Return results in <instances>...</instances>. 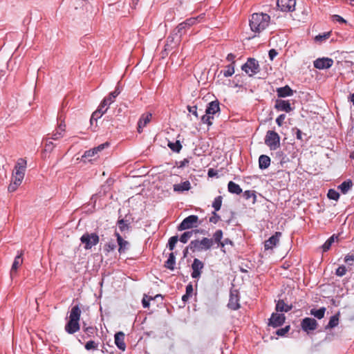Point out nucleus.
Returning a JSON list of instances; mask_svg holds the SVG:
<instances>
[{"label": "nucleus", "mask_w": 354, "mask_h": 354, "mask_svg": "<svg viewBox=\"0 0 354 354\" xmlns=\"http://www.w3.org/2000/svg\"><path fill=\"white\" fill-rule=\"evenodd\" d=\"M168 147L174 152H179L182 148L179 140H176L175 142H169Z\"/></svg>", "instance_id": "obj_39"}, {"label": "nucleus", "mask_w": 354, "mask_h": 354, "mask_svg": "<svg viewBox=\"0 0 354 354\" xmlns=\"http://www.w3.org/2000/svg\"><path fill=\"white\" fill-rule=\"evenodd\" d=\"M339 324V315H335L330 318L326 328H333L337 326Z\"/></svg>", "instance_id": "obj_35"}, {"label": "nucleus", "mask_w": 354, "mask_h": 354, "mask_svg": "<svg viewBox=\"0 0 354 354\" xmlns=\"http://www.w3.org/2000/svg\"><path fill=\"white\" fill-rule=\"evenodd\" d=\"M118 226L121 232L127 231L129 228L127 221L124 219H120L118 221Z\"/></svg>", "instance_id": "obj_42"}, {"label": "nucleus", "mask_w": 354, "mask_h": 354, "mask_svg": "<svg viewBox=\"0 0 354 354\" xmlns=\"http://www.w3.org/2000/svg\"><path fill=\"white\" fill-rule=\"evenodd\" d=\"M197 232H198V230H192V231H187V232H185L180 236V241L183 243H186L188 240L192 236L194 232L196 233Z\"/></svg>", "instance_id": "obj_36"}, {"label": "nucleus", "mask_w": 354, "mask_h": 354, "mask_svg": "<svg viewBox=\"0 0 354 354\" xmlns=\"http://www.w3.org/2000/svg\"><path fill=\"white\" fill-rule=\"evenodd\" d=\"M57 120L59 121V123L57 129H59L60 131L64 133L66 129V124L64 123V120H62V115L61 114L58 115Z\"/></svg>", "instance_id": "obj_52"}, {"label": "nucleus", "mask_w": 354, "mask_h": 354, "mask_svg": "<svg viewBox=\"0 0 354 354\" xmlns=\"http://www.w3.org/2000/svg\"><path fill=\"white\" fill-rule=\"evenodd\" d=\"M66 331L69 334H73L80 330L79 322L70 320L65 326Z\"/></svg>", "instance_id": "obj_19"}, {"label": "nucleus", "mask_w": 354, "mask_h": 354, "mask_svg": "<svg viewBox=\"0 0 354 354\" xmlns=\"http://www.w3.org/2000/svg\"><path fill=\"white\" fill-rule=\"evenodd\" d=\"M97 346H98V344L93 340H90V341L87 342L84 346L85 348L87 351L97 350Z\"/></svg>", "instance_id": "obj_50"}, {"label": "nucleus", "mask_w": 354, "mask_h": 354, "mask_svg": "<svg viewBox=\"0 0 354 354\" xmlns=\"http://www.w3.org/2000/svg\"><path fill=\"white\" fill-rule=\"evenodd\" d=\"M55 145H53L52 141H48L46 139V151H51L54 148Z\"/></svg>", "instance_id": "obj_63"}, {"label": "nucleus", "mask_w": 354, "mask_h": 354, "mask_svg": "<svg viewBox=\"0 0 354 354\" xmlns=\"http://www.w3.org/2000/svg\"><path fill=\"white\" fill-rule=\"evenodd\" d=\"M97 153L94 151V149L86 151L82 156V158H84V160H88V162L92 161V158L94 157L95 155H97Z\"/></svg>", "instance_id": "obj_34"}, {"label": "nucleus", "mask_w": 354, "mask_h": 354, "mask_svg": "<svg viewBox=\"0 0 354 354\" xmlns=\"http://www.w3.org/2000/svg\"><path fill=\"white\" fill-rule=\"evenodd\" d=\"M270 17L266 13H254L250 19V26L252 32H261L265 30L270 23Z\"/></svg>", "instance_id": "obj_1"}, {"label": "nucleus", "mask_w": 354, "mask_h": 354, "mask_svg": "<svg viewBox=\"0 0 354 354\" xmlns=\"http://www.w3.org/2000/svg\"><path fill=\"white\" fill-rule=\"evenodd\" d=\"M286 119V115L285 114H281L279 115L277 119H276V122L277 124L279 125V126H282L283 123V121L284 120Z\"/></svg>", "instance_id": "obj_59"}, {"label": "nucleus", "mask_w": 354, "mask_h": 354, "mask_svg": "<svg viewBox=\"0 0 354 354\" xmlns=\"http://www.w3.org/2000/svg\"><path fill=\"white\" fill-rule=\"evenodd\" d=\"M223 198L221 196L216 197L212 203V207L215 212L220 210L222 205Z\"/></svg>", "instance_id": "obj_38"}, {"label": "nucleus", "mask_w": 354, "mask_h": 354, "mask_svg": "<svg viewBox=\"0 0 354 354\" xmlns=\"http://www.w3.org/2000/svg\"><path fill=\"white\" fill-rule=\"evenodd\" d=\"M108 145H109L108 143L106 142V143H104V144H101L99 146H97V147H94L93 149H94L95 151L98 153L99 151H101L102 150H103Z\"/></svg>", "instance_id": "obj_61"}, {"label": "nucleus", "mask_w": 354, "mask_h": 354, "mask_svg": "<svg viewBox=\"0 0 354 354\" xmlns=\"http://www.w3.org/2000/svg\"><path fill=\"white\" fill-rule=\"evenodd\" d=\"M295 0H277V6L282 12H291L294 10Z\"/></svg>", "instance_id": "obj_9"}, {"label": "nucleus", "mask_w": 354, "mask_h": 354, "mask_svg": "<svg viewBox=\"0 0 354 354\" xmlns=\"http://www.w3.org/2000/svg\"><path fill=\"white\" fill-rule=\"evenodd\" d=\"M278 53L275 49H271L268 52L269 57L271 60H273L274 58L277 55Z\"/></svg>", "instance_id": "obj_62"}, {"label": "nucleus", "mask_w": 354, "mask_h": 354, "mask_svg": "<svg viewBox=\"0 0 354 354\" xmlns=\"http://www.w3.org/2000/svg\"><path fill=\"white\" fill-rule=\"evenodd\" d=\"M335 239H337V236H335V235H333L332 236H330L325 243L324 244L322 245V248H323V251L324 252H326L328 251L332 243L334 242L335 241Z\"/></svg>", "instance_id": "obj_40"}, {"label": "nucleus", "mask_w": 354, "mask_h": 354, "mask_svg": "<svg viewBox=\"0 0 354 354\" xmlns=\"http://www.w3.org/2000/svg\"><path fill=\"white\" fill-rule=\"evenodd\" d=\"M229 308L236 310L240 308L239 297L237 290H231L227 304Z\"/></svg>", "instance_id": "obj_12"}, {"label": "nucleus", "mask_w": 354, "mask_h": 354, "mask_svg": "<svg viewBox=\"0 0 354 354\" xmlns=\"http://www.w3.org/2000/svg\"><path fill=\"white\" fill-rule=\"evenodd\" d=\"M199 17H201L199 16L198 17H191L179 24L174 30V34H175L176 36H178V39H180L183 35L186 32L187 29L196 24Z\"/></svg>", "instance_id": "obj_4"}, {"label": "nucleus", "mask_w": 354, "mask_h": 354, "mask_svg": "<svg viewBox=\"0 0 354 354\" xmlns=\"http://www.w3.org/2000/svg\"><path fill=\"white\" fill-rule=\"evenodd\" d=\"M24 169H20L19 167H15V171L12 174L14 178L17 179V181H22L25 174Z\"/></svg>", "instance_id": "obj_32"}, {"label": "nucleus", "mask_w": 354, "mask_h": 354, "mask_svg": "<svg viewBox=\"0 0 354 354\" xmlns=\"http://www.w3.org/2000/svg\"><path fill=\"white\" fill-rule=\"evenodd\" d=\"M180 39H178V36H176L174 34V30L171 32V35L168 36L167 38V43L165 44V50H168L169 48H172L171 45L175 43L180 41Z\"/></svg>", "instance_id": "obj_27"}, {"label": "nucleus", "mask_w": 354, "mask_h": 354, "mask_svg": "<svg viewBox=\"0 0 354 354\" xmlns=\"http://www.w3.org/2000/svg\"><path fill=\"white\" fill-rule=\"evenodd\" d=\"M353 183L351 180L348 179L342 183L339 186L338 189L341 191L343 194H346L353 187Z\"/></svg>", "instance_id": "obj_26"}, {"label": "nucleus", "mask_w": 354, "mask_h": 354, "mask_svg": "<svg viewBox=\"0 0 354 354\" xmlns=\"http://www.w3.org/2000/svg\"><path fill=\"white\" fill-rule=\"evenodd\" d=\"M120 94V92L118 90H115L111 92L108 97L104 98V100L100 103V105L104 108L109 107L115 100V97Z\"/></svg>", "instance_id": "obj_18"}, {"label": "nucleus", "mask_w": 354, "mask_h": 354, "mask_svg": "<svg viewBox=\"0 0 354 354\" xmlns=\"http://www.w3.org/2000/svg\"><path fill=\"white\" fill-rule=\"evenodd\" d=\"M15 167H19L20 169L26 170V160L23 158H19L15 165Z\"/></svg>", "instance_id": "obj_53"}, {"label": "nucleus", "mask_w": 354, "mask_h": 354, "mask_svg": "<svg viewBox=\"0 0 354 354\" xmlns=\"http://www.w3.org/2000/svg\"><path fill=\"white\" fill-rule=\"evenodd\" d=\"M21 182H22V181H17V179L14 178V181H13V182H12V183L9 185V186H8V192H15V191L17 189L18 186H19V185H20V184L21 183Z\"/></svg>", "instance_id": "obj_48"}, {"label": "nucleus", "mask_w": 354, "mask_h": 354, "mask_svg": "<svg viewBox=\"0 0 354 354\" xmlns=\"http://www.w3.org/2000/svg\"><path fill=\"white\" fill-rule=\"evenodd\" d=\"M223 239V231L221 230H217L213 234V243H217L222 241Z\"/></svg>", "instance_id": "obj_43"}, {"label": "nucleus", "mask_w": 354, "mask_h": 354, "mask_svg": "<svg viewBox=\"0 0 354 354\" xmlns=\"http://www.w3.org/2000/svg\"><path fill=\"white\" fill-rule=\"evenodd\" d=\"M178 236H171L169 239L167 247L169 248V250H173L174 249V248L176 246V244L178 242Z\"/></svg>", "instance_id": "obj_47"}, {"label": "nucleus", "mask_w": 354, "mask_h": 354, "mask_svg": "<svg viewBox=\"0 0 354 354\" xmlns=\"http://www.w3.org/2000/svg\"><path fill=\"white\" fill-rule=\"evenodd\" d=\"M327 196L330 199L335 201H337L339 198V194L333 189L328 190Z\"/></svg>", "instance_id": "obj_49"}, {"label": "nucleus", "mask_w": 354, "mask_h": 354, "mask_svg": "<svg viewBox=\"0 0 354 354\" xmlns=\"http://www.w3.org/2000/svg\"><path fill=\"white\" fill-rule=\"evenodd\" d=\"M289 329H290V326H286L284 328H280V329L277 330L276 333L279 336H283V335H285L288 332Z\"/></svg>", "instance_id": "obj_56"}, {"label": "nucleus", "mask_w": 354, "mask_h": 354, "mask_svg": "<svg viewBox=\"0 0 354 354\" xmlns=\"http://www.w3.org/2000/svg\"><path fill=\"white\" fill-rule=\"evenodd\" d=\"M285 322L283 314L272 313L269 319V325L274 328L281 326Z\"/></svg>", "instance_id": "obj_14"}, {"label": "nucleus", "mask_w": 354, "mask_h": 354, "mask_svg": "<svg viewBox=\"0 0 354 354\" xmlns=\"http://www.w3.org/2000/svg\"><path fill=\"white\" fill-rule=\"evenodd\" d=\"M277 95L279 97H286L291 96L293 94V90H277Z\"/></svg>", "instance_id": "obj_46"}, {"label": "nucleus", "mask_w": 354, "mask_h": 354, "mask_svg": "<svg viewBox=\"0 0 354 354\" xmlns=\"http://www.w3.org/2000/svg\"><path fill=\"white\" fill-rule=\"evenodd\" d=\"M187 109L189 113H192L196 118L198 117V113H197V106H191L188 105L187 106Z\"/></svg>", "instance_id": "obj_58"}, {"label": "nucleus", "mask_w": 354, "mask_h": 354, "mask_svg": "<svg viewBox=\"0 0 354 354\" xmlns=\"http://www.w3.org/2000/svg\"><path fill=\"white\" fill-rule=\"evenodd\" d=\"M107 111V108H104L101 105L98 107V109L93 113L91 115V120H97L102 117V115Z\"/></svg>", "instance_id": "obj_31"}, {"label": "nucleus", "mask_w": 354, "mask_h": 354, "mask_svg": "<svg viewBox=\"0 0 354 354\" xmlns=\"http://www.w3.org/2000/svg\"><path fill=\"white\" fill-rule=\"evenodd\" d=\"M220 111L219 102L218 100H214L209 102L205 110V113L214 115L215 113Z\"/></svg>", "instance_id": "obj_20"}, {"label": "nucleus", "mask_w": 354, "mask_h": 354, "mask_svg": "<svg viewBox=\"0 0 354 354\" xmlns=\"http://www.w3.org/2000/svg\"><path fill=\"white\" fill-rule=\"evenodd\" d=\"M100 241V237L96 233H84L80 238L81 243L85 250H90L96 245Z\"/></svg>", "instance_id": "obj_5"}, {"label": "nucleus", "mask_w": 354, "mask_h": 354, "mask_svg": "<svg viewBox=\"0 0 354 354\" xmlns=\"http://www.w3.org/2000/svg\"><path fill=\"white\" fill-rule=\"evenodd\" d=\"M281 236V233L277 232L274 235L266 241L264 243L265 250H272L274 247H275L278 244Z\"/></svg>", "instance_id": "obj_13"}, {"label": "nucleus", "mask_w": 354, "mask_h": 354, "mask_svg": "<svg viewBox=\"0 0 354 354\" xmlns=\"http://www.w3.org/2000/svg\"><path fill=\"white\" fill-rule=\"evenodd\" d=\"M204 268V263L198 259H194L192 264V277L194 279H198L202 273V270Z\"/></svg>", "instance_id": "obj_10"}, {"label": "nucleus", "mask_w": 354, "mask_h": 354, "mask_svg": "<svg viewBox=\"0 0 354 354\" xmlns=\"http://www.w3.org/2000/svg\"><path fill=\"white\" fill-rule=\"evenodd\" d=\"M317 326L318 323L313 318L305 317L301 322V327L302 330L308 333L309 331L316 330Z\"/></svg>", "instance_id": "obj_8"}, {"label": "nucleus", "mask_w": 354, "mask_h": 354, "mask_svg": "<svg viewBox=\"0 0 354 354\" xmlns=\"http://www.w3.org/2000/svg\"><path fill=\"white\" fill-rule=\"evenodd\" d=\"M291 308L292 306H288L283 300H279L276 305V310L279 312H288Z\"/></svg>", "instance_id": "obj_29"}, {"label": "nucleus", "mask_w": 354, "mask_h": 354, "mask_svg": "<svg viewBox=\"0 0 354 354\" xmlns=\"http://www.w3.org/2000/svg\"><path fill=\"white\" fill-rule=\"evenodd\" d=\"M330 35V32H324L323 34H319V35L315 36V41L316 42L322 43L324 41H326V39H328L329 38Z\"/></svg>", "instance_id": "obj_41"}, {"label": "nucleus", "mask_w": 354, "mask_h": 354, "mask_svg": "<svg viewBox=\"0 0 354 354\" xmlns=\"http://www.w3.org/2000/svg\"><path fill=\"white\" fill-rule=\"evenodd\" d=\"M332 19L333 21H337L341 24H346L347 23V21L343 17H342L341 16H339L338 15H333L332 16Z\"/></svg>", "instance_id": "obj_57"}, {"label": "nucleus", "mask_w": 354, "mask_h": 354, "mask_svg": "<svg viewBox=\"0 0 354 354\" xmlns=\"http://www.w3.org/2000/svg\"><path fill=\"white\" fill-rule=\"evenodd\" d=\"M81 315V310L80 307L76 305L74 306L70 312L69 319L73 321L79 322Z\"/></svg>", "instance_id": "obj_25"}, {"label": "nucleus", "mask_w": 354, "mask_h": 354, "mask_svg": "<svg viewBox=\"0 0 354 354\" xmlns=\"http://www.w3.org/2000/svg\"><path fill=\"white\" fill-rule=\"evenodd\" d=\"M214 119V117L211 114H207L205 113L204 115L201 118V121L204 124H207L208 126H211L212 124V120Z\"/></svg>", "instance_id": "obj_44"}, {"label": "nucleus", "mask_w": 354, "mask_h": 354, "mask_svg": "<svg viewBox=\"0 0 354 354\" xmlns=\"http://www.w3.org/2000/svg\"><path fill=\"white\" fill-rule=\"evenodd\" d=\"M227 189L228 192L232 194H240L242 192L241 187L233 181H230L228 183Z\"/></svg>", "instance_id": "obj_28"}, {"label": "nucleus", "mask_w": 354, "mask_h": 354, "mask_svg": "<svg viewBox=\"0 0 354 354\" xmlns=\"http://www.w3.org/2000/svg\"><path fill=\"white\" fill-rule=\"evenodd\" d=\"M64 135V133L59 129H57L55 131L53 132L49 139H52L54 140H57L59 138H62Z\"/></svg>", "instance_id": "obj_45"}, {"label": "nucleus", "mask_w": 354, "mask_h": 354, "mask_svg": "<svg viewBox=\"0 0 354 354\" xmlns=\"http://www.w3.org/2000/svg\"><path fill=\"white\" fill-rule=\"evenodd\" d=\"M227 60L229 61V62H232L231 64H233L234 65L235 64V61H234V59H235V55L232 53H229L226 57Z\"/></svg>", "instance_id": "obj_64"}, {"label": "nucleus", "mask_w": 354, "mask_h": 354, "mask_svg": "<svg viewBox=\"0 0 354 354\" xmlns=\"http://www.w3.org/2000/svg\"><path fill=\"white\" fill-rule=\"evenodd\" d=\"M191 189V184L189 180H186L179 184L174 185V191L176 192H183Z\"/></svg>", "instance_id": "obj_23"}, {"label": "nucleus", "mask_w": 354, "mask_h": 354, "mask_svg": "<svg viewBox=\"0 0 354 354\" xmlns=\"http://www.w3.org/2000/svg\"><path fill=\"white\" fill-rule=\"evenodd\" d=\"M265 143L271 150H275L280 145V137L274 131H268L265 138Z\"/></svg>", "instance_id": "obj_6"}, {"label": "nucleus", "mask_w": 354, "mask_h": 354, "mask_svg": "<svg viewBox=\"0 0 354 354\" xmlns=\"http://www.w3.org/2000/svg\"><path fill=\"white\" fill-rule=\"evenodd\" d=\"M220 219V216L217 214L216 212L214 211L212 212V216L209 218V222L216 224L218 222Z\"/></svg>", "instance_id": "obj_55"}, {"label": "nucleus", "mask_w": 354, "mask_h": 354, "mask_svg": "<svg viewBox=\"0 0 354 354\" xmlns=\"http://www.w3.org/2000/svg\"><path fill=\"white\" fill-rule=\"evenodd\" d=\"M274 107L278 111H285L286 113L292 111L289 101L283 100H277Z\"/></svg>", "instance_id": "obj_15"}, {"label": "nucleus", "mask_w": 354, "mask_h": 354, "mask_svg": "<svg viewBox=\"0 0 354 354\" xmlns=\"http://www.w3.org/2000/svg\"><path fill=\"white\" fill-rule=\"evenodd\" d=\"M221 73H223L225 77H230L234 73V65L233 64H230L225 66V69L222 71Z\"/></svg>", "instance_id": "obj_37"}, {"label": "nucleus", "mask_w": 354, "mask_h": 354, "mask_svg": "<svg viewBox=\"0 0 354 354\" xmlns=\"http://www.w3.org/2000/svg\"><path fill=\"white\" fill-rule=\"evenodd\" d=\"M175 263V256L174 253L171 252L169 254V258L165 262V266L171 270H174Z\"/></svg>", "instance_id": "obj_33"}, {"label": "nucleus", "mask_w": 354, "mask_h": 354, "mask_svg": "<svg viewBox=\"0 0 354 354\" xmlns=\"http://www.w3.org/2000/svg\"><path fill=\"white\" fill-rule=\"evenodd\" d=\"M270 165V158L266 155H261L259 158V167L261 169H267Z\"/></svg>", "instance_id": "obj_24"}, {"label": "nucleus", "mask_w": 354, "mask_h": 354, "mask_svg": "<svg viewBox=\"0 0 354 354\" xmlns=\"http://www.w3.org/2000/svg\"><path fill=\"white\" fill-rule=\"evenodd\" d=\"M241 70L250 77H252L260 71L259 62L254 58L249 57L247 62L242 65Z\"/></svg>", "instance_id": "obj_3"}, {"label": "nucleus", "mask_w": 354, "mask_h": 354, "mask_svg": "<svg viewBox=\"0 0 354 354\" xmlns=\"http://www.w3.org/2000/svg\"><path fill=\"white\" fill-rule=\"evenodd\" d=\"M326 312V308L322 307L319 309L313 308L310 310V315H313L315 317L321 319L324 317V314Z\"/></svg>", "instance_id": "obj_30"}, {"label": "nucleus", "mask_w": 354, "mask_h": 354, "mask_svg": "<svg viewBox=\"0 0 354 354\" xmlns=\"http://www.w3.org/2000/svg\"><path fill=\"white\" fill-rule=\"evenodd\" d=\"M213 245V240L212 239L204 237L201 241L199 240H194L192 241L188 248L192 252L196 251H203V250H208Z\"/></svg>", "instance_id": "obj_2"}, {"label": "nucleus", "mask_w": 354, "mask_h": 354, "mask_svg": "<svg viewBox=\"0 0 354 354\" xmlns=\"http://www.w3.org/2000/svg\"><path fill=\"white\" fill-rule=\"evenodd\" d=\"M22 253L19 254L14 260L12 263L11 270H10V276L12 277L17 272V268L22 264L23 259L21 258Z\"/></svg>", "instance_id": "obj_22"}, {"label": "nucleus", "mask_w": 354, "mask_h": 354, "mask_svg": "<svg viewBox=\"0 0 354 354\" xmlns=\"http://www.w3.org/2000/svg\"><path fill=\"white\" fill-rule=\"evenodd\" d=\"M115 234L117 237V241L119 245L118 252L120 253H123L128 249L129 243L128 241H124L117 232H115Z\"/></svg>", "instance_id": "obj_21"}, {"label": "nucleus", "mask_w": 354, "mask_h": 354, "mask_svg": "<svg viewBox=\"0 0 354 354\" xmlns=\"http://www.w3.org/2000/svg\"><path fill=\"white\" fill-rule=\"evenodd\" d=\"M333 60L328 57L318 58L314 61V66L318 69H327L333 66Z\"/></svg>", "instance_id": "obj_11"}, {"label": "nucleus", "mask_w": 354, "mask_h": 354, "mask_svg": "<svg viewBox=\"0 0 354 354\" xmlns=\"http://www.w3.org/2000/svg\"><path fill=\"white\" fill-rule=\"evenodd\" d=\"M115 344L117 347L124 351L126 348V344L124 343V333L123 332H118L115 334Z\"/></svg>", "instance_id": "obj_17"}, {"label": "nucleus", "mask_w": 354, "mask_h": 354, "mask_svg": "<svg viewBox=\"0 0 354 354\" xmlns=\"http://www.w3.org/2000/svg\"><path fill=\"white\" fill-rule=\"evenodd\" d=\"M192 293H193V286H192V283H189L187 286H186V292L185 294H187V295H189V296H192Z\"/></svg>", "instance_id": "obj_60"}, {"label": "nucleus", "mask_w": 354, "mask_h": 354, "mask_svg": "<svg viewBox=\"0 0 354 354\" xmlns=\"http://www.w3.org/2000/svg\"><path fill=\"white\" fill-rule=\"evenodd\" d=\"M243 196L245 197V199H250V198H252L253 203H254L256 201L257 196H256L255 192L254 191H251V190L245 191V192L243 194Z\"/></svg>", "instance_id": "obj_51"}, {"label": "nucleus", "mask_w": 354, "mask_h": 354, "mask_svg": "<svg viewBox=\"0 0 354 354\" xmlns=\"http://www.w3.org/2000/svg\"><path fill=\"white\" fill-rule=\"evenodd\" d=\"M152 115L151 113H144L141 115L138 122V131L141 133L142 129L151 121Z\"/></svg>", "instance_id": "obj_16"}, {"label": "nucleus", "mask_w": 354, "mask_h": 354, "mask_svg": "<svg viewBox=\"0 0 354 354\" xmlns=\"http://www.w3.org/2000/svg\"><path fill=\"white\" fill-rule=\"evenodd\" d=\"M201 223V222H199L198 216L190 215L183 220L178 226V230L183 231L192 227H196Z\"/></svg>", "instance_id": "obj_7"}, {"label": "nucleus", "mask_w": 354, "mask_h": 354, "mask_svg": "<svg viewBox=\"0 0 354 354\" xmlns=\"http://www.w3.org/2000/svg\"><path fill=\"white\" fill-rule=\"evenodd\" d=\"M346 272V268L344 266H339L338 268L336 270L335 274L336 275L339 277L344 276Z\"/></svg>", "instance_id": "obj_54"}]
</instances>
